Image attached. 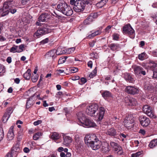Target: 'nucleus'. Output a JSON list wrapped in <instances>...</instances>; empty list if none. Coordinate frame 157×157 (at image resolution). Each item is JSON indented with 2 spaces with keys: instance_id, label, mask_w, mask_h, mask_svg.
<instances>
[{
  "instance_id": "59",
  "label": "nucleus",
  "mask_w": 157,
  "mask_h": 157,
  "mask_svg": "<svg viewBox=\"0 0 157 157\" xmlns=\"http://www.w3.org/2000/svg\"><path fill=\"white\" fill-rule=\"evenodd\" d=\"M6 61L9 63H10L12 62V58L11 57L9 56L7 57Z\"/></svg>"
},
{
  "instance_id": "58",
  "label": "nucleus",
  "mask_w": 157,
  "mask_h": 157,
  "mask_svg": "<svg viewBox=\"0 0 157 157\" xmlns=\"http://www.w3.org/2000/svg\"><path fill=\"white\" fill-rule=\"evenodd\" d=\"M12 152H9L6 155L5 157H13Z\"/></svg>"
},
{
  "instance_id": "40",
  "label": "nucleus",
  "mask_w": 157,
  "mask_h": 157,
  "mask_svg": "<svg viewBox=\"0 0 157 157\" xmlns=\"http://www.w3.org/2000/svg\"><path fill=\"white\" fill-rule=\"evenodd\" d=\"M131 99L130 106H134L136 105L137 104V102L135 98H131Z\"/></svg>"
},
{
  "instance_id": "8",
  "label": "nucleus",
  "mask_w": 157,
  "mask_h": 157,
  "mask_svg": "<svg viewBox=\"0 0 157 157\" xmlns=\"http://www.w3.org/2000/svg\"><path fill=\"white\" fill-rule=\"evenodd\" d=\"M143 110L144 113L150 118L153 119L156 118V116L155 114L154 111L149 106L147 105H144Z\"/></svg>"
},
{
  "instance_id": "11",
  "label": "nucleus",
  "mask_w": 157,
  "mask_h": 157,
  "mask_svg": "<svg viewBox=\"0 0 157 157\" xmlns=\"http://www.w3.org/2000/svg\"><path fill=\"white\" fill-rule=\"evenodd\" d=\"M139 119L141 125L144 127H147L148 126L151 122L149 119L144 115L140 116Z\"/></svg>"
},
{
  "instance_id": "7",
  "label": "nucleus",
  "mask_w": 157,
  "mask_h": 157,
  "mask_svg": "<svg viewBox=\"0 0 157 157\" xmlns=\"http://www.w3.org/2000/svg\"><path fill=\"white\" fill-rule=\"evenodd\" d=\"M85 6V3L84 1L82 0H78L76 1L75 5H74L73 9L75 12H80L84 10Z\"/></svg>"
},
{
  "instance_id": "3",
  "label": "nucleus",
  "mask_w": 157,
  "mask_h": 157,
  "mask_svg": "<svg viewBox=\"0 0 157 157\" xmlns=\"http://www.w3.org/2000/svg\"><path fill=\"white\" fill-rule=\"evenodd\" d=\"M57 8L58 11L67 16H70L73 13L72 8L68 6L64 1L60 2L58 5Z\"/></svg>"
},
{
  "instance_id": "62",
  "label": "nucleus",
  "mask_w": 157,
  "mask_h": 157,
  "mask_svg": "<svg viewBox=\"0 0 157 157\" xmlns=\"http://www.w3.org/2000/svg\"><path fill=\"white\" fill-rule=\"evenodd\" d=\"M63 93L62 92L59 91L57 92L56 94V96L58 98H60L62 95Z\"/></svg>"
},
{
  "instance_id": "51",
  "label": "nucleus",
  "mask_w": 157,
  "mask_h": 157,
  "mask_svg": "<svg viewBox=\"0 0 157 157\" xmlns=\"http://www.w3.org/2000/svg\"><path fill=\"white\" fill-rule=\"evenodd\" d=\"M113 39L115 40H117L119 38V35L116 33H114L113 35Z\"/></svg>"
},
{
  "instance_id": "22",
  "label": "nucleus",
  "mask_w": 157,
  "mask_h": 157,
  "mask_svg": "<svg viewBox=\"0 0 157 157\" xmlns=\"http://www.w3.org/2000/svg\"><path fill=\"white\" fill-rule=\"evenodd\" d=\"M123 76L125 79L129 82L132 83L134 81V79L132 77L131 75L129 73H124L123 74Z\"/></svg>"
},
{
  "instance_id": "33",
  "label": "nucleus",
  "mask_w": 157,
  "mask_h": 157,
  "mask_svg": "<svg viewBox=\"0 0 157 157\" xmlns=\"http://www.w3.org/2000/svg\"><path fill=\"white\" fill-rule=\"evenodd\" d=\"M10 52L12 53L19 52V51L18 50V46L13 45L10 49Z\"/></svg>"
},
{
  "instance_id": "26",
  "label": "nucleus",
  "mask_w": 157,
  "mask_h": 157,
  "mask_svg": "<svg viewBox=\"0 0 157 157\" xmlns=\"http://www.w3.org/2000/svg\"><path fill=\"white\" fill-rule=\"evenodd\" d=\"M102 97L105 99L112 97L111 93L109 91L105 90L102 94Z\"/></svg>"
},
{
  "instance_id": "48",
  "label": "nucleus",
  "mask_w": 157,
  "mask_h": 157,
  "mask_svg": "<svg viewBox=\"0 0 157 157\" xmlns=\"http://www.w3.org/2000/svg\"><path fill=\"white\" fill-rule=\"evenodd\" d=\"M31 79L32 82H36L38 79V76L37 75H35V76H32Z\"/></svg>"
},
{
  "instance_id": "13",
  "label": "nucleus",
  "mask_w": 157,
  "mask_h": 157,
  "mask_svg": "<svg viewBox=\"0 0 157 157\" xmlns=\"http://www.w3.org/2000/svg\"><path fill=\"white\" fill-rule=\"evenodd\" d=\"M111 146L114 149L115 151H117V153L121 155L123 153V151L121 147L117 143L111 141L110 143Z\"/></svg>"
},
{
  "instance_id": "24",
  "label": "nucleus",
  "mask_w": 157,
  "mask_h": 157,
  "mask_svg": "<svg viewBox=\"0 0 157 157\" xmlns=\"http://www.w3.org/2000/svg\"><path fill=\"white\" fill-rule=\"evenodd\" d=\"M56 55H59L66 53L65 49L64 48L61 47H58L56 52Z\"/></svg>"
},
{
  "instance_id": "23",
  "label": "nucleus",
  "mask_w": 157,
  "mask_h": 157,
  "mask_svg": "<svg viewBox=\"0 0 157 157\" xmlns=\"http://www.w3.org/2000/svg\"><path fill=\"white\" fill-rule=\"evenodd\" d=\"M96 15V13H94L92 16L90 15L88 16L84 22L85 25H86L90 24L93 20V18L95 17V16Z\"/></svg>"
},
{
  "instance_id": "54",
  "label": "nucleus",
  "mask_w": 157,
  "mask_h": 157,
  "mask_svg": "<svg viewBox=\"0 0 157 157\" xmlns=\"http://www.w3.org/2000/svg\"><path fill=\"white\" fill-rule=\"evenodd\" d=\"M101 33V31L100 30H98L94 33H92V35H94V36L99 35Z\"/></svg>"
},
{
  "instance_id": "64",
  "label": "nucleus",
  "mask_w": 157,
  "mask_h": 157,
  "mask_svg": "<svg viewBox=\"0 0 157 157\" xmlns=\"http://www.w3.org/2000/svg\"><path fill=\"white\" fill-rule=\"evenodd\" d=\"M153 77L157 79V72L155 71H153Z\"/></svg>"
},
{
  "instance_id": "10",
  "label": "nucleus",
  "mask_w": 157,
  "mask_h": 157,
  "mask_svg": "<svg viewBox=\"0 0 157 157\" xmlns=\"http://www.w3.org/2000/svg\"><path fill=\"white\" fill-rule=\"evenodd\" d=\"M50 32L49 29L45 27H43L40 28L34 33L35 36L37 38L39 37L40 36L48 33Z\"/></svg>"
},
{
  "instance_id": "60",
  "label": "nucleus",
  "mask_w": 157,
  "mask_h": 157,
  "mask_svg": "<svg viewBox=\"0 0 157 157\" xmlns=\"http://www.w3.org/2000/svg\"><path fill=\"white\" fill-rule=\"evenodd\" d=\"M23 151L25 153H28L30 151V150L29 148L27 147H25L23 149Z\"/></svg>"
},
{
  "instance_id": "2",
  "label": "nucleus",
  "mask_w": 157,
  "mask_h": 157,
  "mask_svg": "<svg viewBox=\"0 0 157 157\" xmlns=\"http://www.w3.org/2000/svg\"><path fill=\"white\" fill-rule=\"evenodd\" d=\"M78 120V124L84 127H94L96 126V124L92 120L86 117L83 112H79L77 114Z\"/></svg>"
},
{
  "instance_id": "34",
  "label": "nucleus",
  "mask_w": 157,
  "mask_h": 157,
  "mask_svg": "<svg viewBox=\"0 0 157 157\" xmlns=\"http://www.w3.org/2000/svg\"><path fill=\"white\" fill-rule=\"evenodd\" d=\"M75 50V47H72L68 49H65L66 53L70 54L74 52Z\"/></svg>"
},
{
  "instance_id": "44",
  "label": "nucleus",
  "mask_w": 157,
  "mask_h": 157,
  "mask_svg": "<svg viewBox=\"0 0 157 157\" xmlns=\"http://www.w3.org/2000/svg\"><path fill=\"white\" fill-rule=\"evenodd\" d=\"M96 73H97V71L96 70V69L95 68L93 71L91 73H90V75H89V77L90 78H93L95 76V75L96 74Z\"/></svg>"
},
{
  "instance_id": "53",
  "label": "nucleus",
  "mask_w": 157,
  "mask_h": 157,
  "mask_svg": "<svg viewBox=\"0 0 157 157\" xmlns=\"http://www.w3.org/2000/svg\"><path fill=\"white\" fill-rule=\"evenodd\" d=\"M90 56L92 57H93L95 59H97L98 57L97 53H92L90 54Z\"/></svg>"
},
{
  "instance_id": "46",
  "label": "nucleus",
  "mask_w": 157,
  "mask_h": 157,
  "mask_svg": "<svg viewBox=\"0 0 157 157\" xmlns=\"http://www.w3.org/2000/svg\"><path fill=\"white\" fill-rule=\"evenodd\" d=\"M13 109L11 107L8 108L6 111V112L5 114H6L10 116L11 114L13 113Z\"/></svg>"
},
{
  "instance_id": "1",
  "label": "nucleus",
  "mask_w": 157,
  "mask_h": 157,
  "mask_svg": "<svg viewBox=\"0 0 157 157\" xmlns=\"http://www.w3.org/2000/svg\"><path fill=\"white\" fill-rule=\"evenodd\" d=\"M98 108V106L96 104H92L88 106L86 109V113L91 117H94L98 121L102 120L105 113L104 108L100 107L98 111L96 113Z\"/></svg>"
},
{
  "instance_id": "5",
  "label": "nucleus",
  "mask_w": 157,
  "mask_h": 157,
  "mask_svg": "<svg viewBox=\"0 0 157 157\" xmlns=\"http://www.w3.org/2000/svg\"><path fill=\"white\" fill-rule=\"evenodd\" d=\"M134 121V117L133 115L131 114H129L124 120V125L127 128H131L133 126Z\"/></svg>"
},
{
  "instance_id": "4",
  "label": "nucleus",
  "mask_w": 157,
  "mask_h": 157,
  "mask_svg": "<svg viewBox=\"0 0 157 157\" xmlns=\"http://www.w3.org/2000/svg\"><path fill=\"white\" fill-rule=\"evenodd\" d=\"M15 5V2L13 0H9L5 2L2 8L0 9V15L3 17L8 14L10 12V8H11Z\"/></svg>"
},
{
  "instance_id": "27",
  "label": "nucleus",
  "mask_w": 157,
  "mask_h": 157,
  "mask_svg": "<svg viewBox=\"0 0 157 157\" xmlns=\"http://www.w3.org/2000/svg\"><path fill=\"white\" fill-rule=\"evenodd\" d=\"M109 0H101L96 4L97 7L99 8L102 7Z\"/></svg>"
},
{
  "instance_id": "36",
  "label": "nucleus",
  "mask_w": 157,
  "mask_h": 157,
  "mask_svg": "<svg viewBox=\"0 0 157 157\" xmlns=\"http://www.w3.org/2000/svg\"><path fill=\"white\" fill-rule=\"evenodd\" d=\"M5 67L3 65L0 64V76H2L3 75L5 71Z\"/></svg>"
},
{
  "instance_id": "56",
  "label": "nucleus",
  "mask_w": 157,
  "mask_h": 157,
  "mask_svg": "<svg viewBox=\"0 0 157 157\" xmlns=\"http://www.w3.org/2000/svg\"><path fill=\"white\" fill-rule=\"evenodd\" d=\"M42 121L41 120H38L36 121H35L34 123L33 124L35 126H36L39 124H40L41 123Z\"/></svg>"
},
{
  "instance_id": "14",
  "label": "nucleus",
  "mask_w": 157,
  "mask_h": 157,
  "mask_svg": "<svg viewBox=\"0 0 157 157\" xmlns=\"http://www.w3.org/2000/svg\"><path fill=\"white\" fill-rule=\"evenodd\" d=\"M88 146L90 147L93 150H96L100 148L102 145V143L98 138Z\"/></svg>"
},
{
  "instance_id": "28",
  "label": "nucleus",
  "mask_w": 157,
  "mask_h": 157,
  "mask_svg": "<svg viewBox=\"0 0 157 157\" xmlns=\"http://www.w3.org/2000/svg\"><path fill=\"white\" fill-rule=\"evenodd\" d=\"M31 75V71L30 69H28L27 71L24 74V77L27 80L30 79Z\"/></svg>"
},
{
  "instance_id": "61",
  "label": "nucleus",
  "mask_w": 157,
  "mask_h": 157,
  "mask_svg": "<svg viewBox=\"0 0 157 157\" xmlns=\"http://www.w3.org/2000/svg\"><path fill=\"white\" fill-rule=\"evenodd\" d=\"M87 65L88 67H90V68H92L93 65L92 62L90 61H89L88 62Z\"/></svg>"
},
{
  "instance_id": "19",
  "label": "nucleus",
  "mask_w": 157,
  "mask_h": 157,
  "mask_svg": "<svg viewBox=\"0 0 157 157\" xmlns=\"http://www.w3.org/2000/svg\"><path fill=\"white\" fill-rule=\"evenodd\" d=\"M105 133L106 134L111 136H113L117 135V131L113 128L108 129L106 131H105Z\"/></svg>"
},
{
  "instance_id": "45",
  "label": "nucleus",
  "mask_w": 157,
  "mask_h": 157,
  "mask_svg": "<svg viewBox=\"0 0 157 157\" xmlns=\"http://www.w3.org/2000/svg\"><path fill=\"white\" fill-rule=\"evenodd\" d=\"M4 136V132L2 128L0 127V141L3 139Z\"/></svg>"
},
{
  "instance_id": "57",
  "label": "nucleus",
  "mask_w": 157,
  "mask_h": 157,
  "mask_svg": "<svg viewBox=\"0 0 157 157\" xmlns=\"http://www.w3.org/2000/svg\"><path fill=\"white\" fill-rule=\"evenodd\" d=\"M48 38H46L45 39L42 40L40 42V43L42 44H44L48 42Z\"/></svg>"
},
{
  "instance_id": "63",
  "label": "nucleus",
  "mask_w": 157,
  "mask_h": 157,
  "mask_svg": "<svg viewBox=\"0 0 157 157\" xmlns=\"http://www.w3.org/2000/svg\"><path fill=\"white\" fill-rule=\"evenodd\" d=\"M139 133H141L143 135H144V134H145L146 133V132L144 130L141 129L139 131Z\"/></svg>"
},
{
  "instance_id": "6",
  "label": "nucleus",
  "mask_w": 157,
  "mask_h": 157,
  "mask_svg": "<svg viewBox=\"0 0 157 157\" xmlns=\"http://www.w3.org/2000/svg\"><path fill=\"white\" fill-rule=\"evenodd\" d=\"M123 33L124 34H128L131 38L133 39L135 37L134 30L130 24L126 25L123 27Z\"/></svg>"
},
{
  "instance_id": "20",
  "label": "nucleus",
  "mask_w": 157,
  "mask_h": 157,
  "mask_svg": "<svg viewBox=\"0 0 157 157\" xmlns=\"http://www.w3.org/2000/svg\"><path fill=\"white\" fill-rule=\"evenodd\" d=\"M50 16L47 13L41 14L38 18L39 21H47L50 18Z\"/></svg>"
},
{
  "instance_id": "42",
  "label": "nucleus",
  "mask_w": 157,
  "mask_h": 157,
  "mask_svg": "<svg viewBox=\"0 0 157 157\" xmlns=\"http://www.w3.org/2000/svg\"><path fill=\"white\" fill-rule=\"evenodd\" d=\"M10 117V116L7 114H5L3 117L2 121L3 122L5 123L7 121L9 118Z\"/></svg>"
},
{
  "instance_id": "29",
  "label": "nucleus",
  "mask_w": 157,
  "mask_h": 157,
  "mask_svg": "<svg viewBox=\"0 0 157 157\" xmlns=\"http://www.w3.org/2000/svg\"><path fill=\"white\" fill-rule=\"evenodd\" d=\"M19 147V145L18 144H16L14 145L12 148L11 152H12L13 153H14V152L17 153L19 152L20 151V150Z\"/></svg>"
},
{
  "instance_id": "17",
  "label": "nucleus",
  "mask_w": 157,
  "mask_h": 157,
  "mask_svg": "<svg viewBox=\"0 0 157 157\" xmlns=\"http://www.w3.org/2000/svg\"><path fill=\"white\" fill-rule=\"evenodd\" d=\"M63 145L66 146H68L71 143L72 140L70 136H67L66 135L63 136Z\"/></svg>"
},
{
  "instance_id": "21",
  "label": "nucleus",
  "mask_w": 157,
  "mask_h": 157,
  "mask_svg": "<svg viewBox=\"0 0 157 157\" xmlns=\"http://www.w3.org/2000/svg\"><path fill=\"white\" fill-rule=\"evenodd\" d=\"M56 50L54 49L48 52L45 55V56L47 58L52 57V59H55L56 56Z\"/></svg>"
},
{
  "instance_id": "52",
  "label": "nucleus",
  "mask_w": 157,
  "mask_h": 157,
  "mask_svg": "<svg viewBox=\"0 0 157 157\" xmlns=\"http://www.w3.org/2000/svg\"><path fill=\"white\" fill-rule=\"evenodd\" d=\"M78 69L77 68L72 67L70 69V71L72 73H75L78 71Z\"/></svg>"
},
{
  "instance_id": "9",
  "label": "nucleus",
  "mask_w": 157,
  "mask_h": 157,
  "mask_svg": "<svg viewBox=\"0 0 157 157\" xmlns=\"http://www.w3.org/2000/svg\"><path fill=\"white\" fill-rule=\"evenodd\" d=\"M98 138L94 134L86 135L84 138L85 144L88 146L90 144L92 143Z\"/></svg>"
},
{
  "instance_id": "35",
  "label": "nucleus",
  "mask_w": 157,
  "mask_h": 157,
  "mask_svg": "<svg viewBox=\"0 0 157 157\" xmlns=\"http://www.w3.org/2000/svg\"><path fill=\"white\" fill-rule=\"evenodd\" d=\"M110 48L113 51H115L119 48L118 45L115 44H112L110 45Z\"/></svg>"
},
{
  "instance_id": "16",
  "label": "nucleus",
  "mask_w": 157,
  "mask_h": 157,
  "mask_svg": "<svg viewBox=\"0 0 157 157\" xmlns=\"http://www.w3.org/2000/svg\"><path fill=\"white\" fill-rule=\"evenodd\" d=\"M134 72L136 75L142 74L144 75L146 74V71L144 69L140 66H136L134 68Z\"/></svg>"
},
{
  "instance_id": "15",
  "label": "nucleus",
  "mask_w": 157,
  "mask_h": 157,
  "mask_svg": "<svg viewBox=\"0 0 157 157\" xmlns=\"http://www.w3.org/2000/svg\"><path fill=\"white\" fill-rule=\"evenodd\" d=\"M125 91L128 93L132 94H137L139 92V90L137 88L132 86H127L125 88Z\"/></svg>"
},
{
  "instance_id": "49",
  "label": "nucleus",
  "mask_w": 157,
  "mask_h": 157,
  "mask_svg": "<svg viewBox=\"0 0 157 157\" xmlns=\"http://www.w3.org/2000/svg\"><path fill=\"white\" fill-rule=\"evenodd\" d=\"M151 69L153 71L157 69V64L155 63H152V65L150 66Z\"/></svg>"
},
{
  "instance_id": "18",
  "label": "nucleus",
  "mask_w": 157,
  "mask_h": 157,
  "mask_svg": "<svg viewBox=\"0 0 157 157\" xmlns=\"http://www.w3.org/2000/svg\"><path fill=\"white\" fill-rule=\"evenodd\" d=\"M13 128L14 126H13L12 125L11 126L9 129L7 134V138L9 140H12L14 137Z\"/></svg>"
},
{
  "instance_id": "31",
  "label": "nucleus",
  "mask_w": 157,
  "mask_h": 157,
  "mask_svg": "<svg viewBox=\"0 0 157 157\" xmlns=\"http://www.w3.org/2000/svg\"><path fill=\"white\" fill-rule=\"evenodd\" d=\"M51 138L54 140H57L60 137L59 134L56 132H53L51 136Z\"/></svg>"
},
{
  "instance_id": "25",
  "label": "nucleus",
  "mask_w": 157,
  "mask_h": 157,
  "mask_svg": "<svg viewBox=\"0 0 157 157\" xmlns=\"http://www.w3.org/2000/svg\"><path fill=\"white\" fill-rule=\"evenodd\" d=\"M33 103H34L33 100L32 98L30 97L27 100L26 105V108L27 109L30 108L33 105Z\"/></svg>"
},
{
  "instance_id": "37",
  "label": "nucleus",
  "mask_w": 157,
  "mask_h": 157,
  "mask_svg": "<svg viewBox=\"0 0 157 157\" xmlns=\"http://www.w3.org/2000/svg\"><path fill=\"white\" fill-rule=\"evenodd\" d=\"M138 59L141 60H143L146 58V55L145 53L143 52L138 55Z\"/></svg>"
},
{
  "instance_id": "39",
  "label": "nucleus",
  "mask_w": 157,
  "mask_h": 157,
  "mask_svg": "<svg viewBox=\"0 0 157 157\" xmlns=\"http://www.w3.org/2000/svg\"><path fill=\"white\" fill-rule=\"evenodd\" d=\"M131 97H125L124 100V102L127 105L130 106V103H131Z\"/></svg>"
},
{
  "instance_id": "12",
  "label": "nucleus",
  "mask_w": 157,
  "mask_h": 157,
  "mask_svg": "<svg viewBox=\"0 0 157 157\" xmlns=\"http://www.w3.org/2000/svg\"><path fill=\"white\" fill-rule=\"evenodd\" d=\"M152 82L150 81H146L144 84V87L145 90L148 92H152L156 90L155 88H154Z\"/></svg>"
},
{
  "instance_id": "41",
  "label": "nucleus",
  "mask_w": 157,
  "mask_h": 157,
  "mask_svg": "<svg viewBox=\"0 0 157 157\" xmlns=\"http://www.w3.org/2000/svg\"><path fill=\"white\" fill-rule=\"evenodd\" d=\"M67 57H61L58 61V64H61L64 63L66 61Z\"/></svg>"
},
{
  "instance_id": "30",
  "label": "nucleus",
  "mask_w": 157,
  "mask_h": 157,
  "mask_svg": "<svg viewBox=\"0 0 157 157\" xmlns=\"http://www.w3.org/2000/svg\"><path fill=\"white\" fill-rule=\"evenodd\" d=\"M157 145V139L151 140L149 144L150 148H152Z\"/></svg>"
},
{
  "instance_id": "32",
  "label": "nucleus",
  "mask_w": 157,
  "mask_h": 157,
  "mask_svg": "<svg viewBox=\"0 0 157 157\" xmlns=\"http://www.w3.org/2000/svg\"><path fill=\"white\" fill-rule=\"evenodd\" d=\"M42 135V133L40 132H38L35 133L33 136L34 140H38L40 137Z\"/></svg>"
},
{
  "instance_id": "43",
  "label": "nucleus",
  "mask_w": 157,
  "mask_h": 157,
  "mask_svg": "<svg viewBox=\"0 0 157 157\" xmlns=\"http://www.w3.org/2000/svg\"><path fill=\"white\" fill-rule=\"evenodd\" d=\"M142 153V152L138 151L136 153L132 154V157H140Z\"/></svg>"
},
{
  "instance_id": "47",
  "label": "nucleus",
  "mask_w": 157,
  "mask_h": 157,
  "mask_svg": "<svg viewBox=\"0 0 157 157\" xmlns=\"http://www.w3.org/2000/svg\"><path fill=\"white\" fill-rule=\"evenodd\" d=\"M86 82V79L85 78H82L80 79V81L79 82V83L80 85H82Z\"/></svg>"
},
{
  "instance_id": "55",
  "label": "nucleus",
  "mask_w": 157,
  "mask_h": 157,
  "mask_svg": "<svg viewBox=\"0 0 157 157\" xmlns=\"http://www.w3.org/2000/svg\"><path fill=\"white\" fill-rule=\"evenodd\" d=\"M13 6L11 8H10V9H9L10 12H11V13L12 14L14 13H15L17 11L15 9H12V8H13Z\"/></svg>"
},
{
  "instance_id": "38",
  "label": "nucleus",
  "mask_w": 157,
  "mask_h": 157,
  "mask_svg": "<svg viewBox=\"0 0 157 157\" xmlns=\"http://www.w3.org/2000/svg\"><path fill=\"white\" fill-rule=\"evenodd\" d=\"M104 145V146H102V149L103 151L104 152H106L109 151V149L108 144L107 143H105Z\"/></svg>"
},
{
  "instance_id": "50",
  "label": "nucleus",
  "mask_w": 157,
  "mask_h": 157,
  "mask_svg": "<svg viewBox=\"0 0 157 157\" xmlns=\"http://www.w3.org/2000/svg\"><path fill=\"white\" fill-rule=\"evenodd\" d=\"M24 47L25 45L24 44H21L18 46V50L19 51V52L23 51Z\"/></svg>"
}]
</instances>
